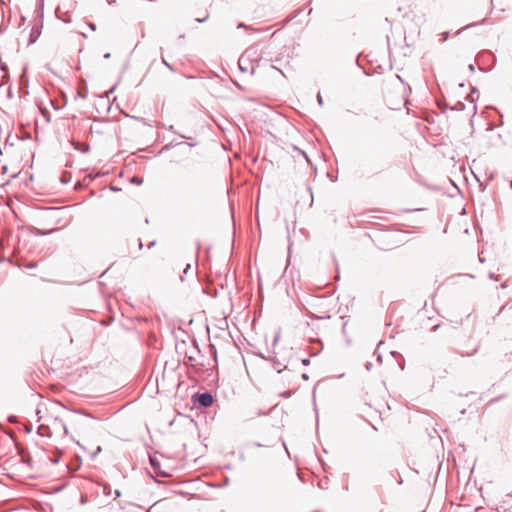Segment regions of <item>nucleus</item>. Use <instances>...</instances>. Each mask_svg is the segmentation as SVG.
Wrapping results in <instances>:
<instances>
[{"instance_id": "nucleus-1", "label": "nucleus", "mask_w": 512, "mask_h": 512, "mask_svg": "<svg viewBox=\"0 0 512 512\" xmlns=\"http://www.w3.org/2000/svg\"><path fill=\"white\" fill-rule=\"evenodd\" d=\"M70 428L75 433H85L88 430L87 419L82 416L73 417L70 420Z\"/></svg>"}, {"instance_id": "nucleus-2", "label": "nucleus", "mask_w": 512, "mask_h": 512, "mask_svg": "<svg viewBox=\"0 0 512 512\" xmlns=\"http://www.w3.org/2000/svg\"><path fill=\"white\" fill-rule=\"evenodd\" d=\"M198 402L203 407H209L213 404V397L209 393H203L198 395Z\"/></svg>"}, {"instance_id": "nucleus-3", "label": "nucleus", "mask_w": 512, "mask_h": 512, "mask_svg": "<svg viewBox=\"0 0 512 512\" xmlns=\"http://www.w3.org/2000/svg\"><path fill=\"white\" fill-rule=\"evenodd\" d=\"M478 352V346L476 345L474 348H472L470 351H468L467 353H462L461 355L462 356H473L475 355L476 353Z\"/></svg>"}, {"instance_id": "nucleus-4", "label": "nucleus", "mask_w": 512, "mask_h": 512, "mask_svg": "<svg viewBox=\"0 0 512 512\" xmlns=\"http://www.w3.org/2000/svg\"><path fill=\"white\" fill-rule=\"evenodd\" d=\"M190 268H191L190 264H186L185 268L183 269L184 274H187L188 271L190 270Z\"/></svg>"}, {"instance_id": "nucleus-5", "label": "nucleus", "mask_w": 512, "mask_h": 512, "mask_svg": "<svg viewBox=\"0 0 512 512\" xmlns=\"http://www.w3.org/2000/svg\"><path fill=\"white\" fill-rule=\"evenodd\" d=\"M64 431H65V433L67 434V433H68V428H67V427H64Z\"/></svg>"}]
</instances>
